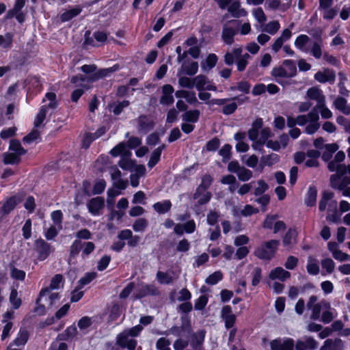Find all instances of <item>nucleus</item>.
<instances>
[{"label": "nucleus", "mask_w": 350, "mask_h": 350, "mask_svg": "<svg viewBox=\"0 0 350 350\" xmlns=\"http://www.w3.org/2000/svg\"><path fill=\"white\" fill-rule=\"evenodd\" d=\"M325 308H329V304L325 301H322L315 305L312 309L310 318L313 320H318L320 319L321 310Z\"/></svg>", "instance_id": "obj_34"}, {"label": "nucleus", "mask_w": 350, "mask_h": 350, "mask_svg": "<svg viewBox=\"0 0 350 350\" xmlns=\"http://www.w3.org/2000/svg\"><path fill=\"white\" fill-rule=\"evenodd\" d=\"M217 57L215 54H209L206 59L201 63L202 69L204 71L210 70L217 64Z\"/></svg>", "instance_id": "obj_38"}, {"label": "nucleus", "mask_w": 350, "mask_h": 350, "mask_svg": "<svg viewBox=\"0 0 350 350\" xmlns=\"http://www.w3.org/2000/svg\"><path fill=\"white\" fill-rule=\"evenodd\" d=\"M119 165L123 170L132 171L137 165L135 164L134 161L129 159L126 155L121 158L119 161Z\"/></svg>", "instance_id": "obj_54"}, {"label": "nucleus", "mask_w": 350, "mask_h": 350, "mask_svg": "<svg viewBox=\"0 0 350 350\" xmlns=\"http://www.w3.org/2000/svg\"><path fill=\"white\" fill-rule=\"evenodd\" d=\"M338 149V146L336 144H328L325 145V151L322 154V159L324 161H328Z\"/></svg>", "instance_id": "obj_48"}, {"label": "nucleus", "mask_w": 350, "mask_h": 350, "mask_svg": "<svg viewBox=\"0 0 350 350\" xmlns=\"http://www.w3.org/2000/svg\"><path fill=\"white\" fill-rule=\"evenodd\" d=\"M307 271L308 273L311 275H317L319 272V267L318 265V261L312 258L309 257L308 260V263L306 266Z\"/></svg>", "instance_id": "obj_53"}, {"label": "nucleus", "mask_w": 350, "mask_h": 350, "mask_svg": "<svg viewBox=\"0 0 350 350\" xmlns=\"http://www.w3.org/2000/svg\"><path fill=\"white\" fill-rule=\"evenodd\" d=\"M131 172V185L133 187H136L139 184V178L144 176L146 174V167L143 165H137Z\"/></svg>", "instance_id": "obj_15"}, {"label": "nucleus", "mask_w": 350, "mask_h": 350, "mask_svg": "<svg viewBox=\"0 0 350 350\" xmlns=\"http://www.w3.org/2000/svg\"><path fill=\"white\" fill-rule=\"evenodd\" d=\"M154 126L153 122L145 116H142L138 120V129L142 133H146Z\"/></svg>", "instance_id": "obj_29"}, {"label": "nucleus", "mask_w": 350, "mask_h": 350, "mask_svg": "<svg viewBox=\"0 0 350 350\" xmlns=\"http://www.w3.org/2000/svg\"><path fill=\"white\" fill-rule=\"evenodd\" d=\"M296 232L293 230H289L283 239V244L286 247H290L295 243Z\"/></svg>", "instance_id": "obj_59"}, {"label": "nucleus", "mask_w": 350, "mask_h": 350, "mask_svg": "<svg viewBox=\"0 0 350 350\" xmlns=\"http://www.w3.org/2000/svg\"><path fill=\"white\" fill-rule=\"evenodd\" d=\"M110 153L113 157H117L119 155H122V157L126 156L128 153L129 155L131 152L128 151L126 148V145L124 143H120L116 146H115L113 149L111 150Z\"/></svg>", "instance_id": "obj_51"}, {"label": "nucleus", "mask_w": 350, "mask_h": 350, "mask_svg": "<svg viewBox=\"0 0 350 350\" xmlns=\"http://www.w3.org/2000/svg\"><path fill=\"white\" fill-rule=\"evenodd\" d=\"M279 161V156L277 154H271L262 157L260 159V168L262 171L265 166H271Z\"/></svg>", "instance_id": "obj_35"}, {"label": "nucleus", "mask_w": 350, "mask_h": 350, "mask_svg": "<svg viewBox=\"0 0 350 350\" xmlns=\"http://www.w3.org/2000/svg\"><path fill=\"white\" fill-rule=\"evenodd\" d=\"M254 18L260 24H264L267 21L266 15L261 8H257L252 10Z\"/></svg>", "instance_id": "obj_64"}, {"label": "nucleus", "mask_w": 350, "mask_h": 350, "mask_svg": "<svg viewBox=\"0 0 350 350\" xmlns=\"http://www.w3.org/2000/svg\"><path fill=\"white\" fill-rule=\"evenodd\" d=\"M174 92V88L171 85H164L162 87V94L159 100L160 103L163 105H172L174 101L173 96Z\"/></svg>", "instance_id": "obj_12"}, {"label": "nucleus", "mask_w": 350, "mask_h": 350, "mask_svg": "<svg viewBox=\"0 0 350 350\" xmlns=\"http://www.w3.org/2000/svg\"><path fill=\"white\" fill-rule=\"evenodd\" d=\"M86 78L83 77V76H75L73 77L71 79V83L76 84L77 85L81 86L82 88H78L73 91L72 93V100L73 102H77L79 98L82 96L83 94V88H85V85L82 84L85 81Z\"/></svg>", "instance_id": "obj_16"}, {"label": "nucleus", "mask_w": 350, "mask_h": 350, "mask_svg": "<svg viewBox=\"0 0 350 350\" xmlns=\"http://www.w3.org/2000/svg\"><path fill=\"white\" fill-rule=\"evenodd\" d=\"M14 33H7L5 35H0V48L2 49H10L12 46Z\"/></svg>", "instance_id": "obj_40"}, {"label": "nucleus", "mask_w": 350, "mask_h": 350, "mask_svg": "<svg viewBox=\"0 0 350 350\" xmlns=\"http://www.w3.org/2000/svg\"><path fill=\"white\" fill-rule=\"evenodd\" d=\"M198 64L196 62H191L188 63H185L182 65L180 69L178 72H180V74H185L189 76H193L198 72Z\"/></svg>", "instance_id": "obj_30"}, {"label": "nucleus", "mask_w": 350, "mask_h": 350, "mask_svg": "<svg viewBox=\"0 0 350 350\" xmlns=\"http://www.w3.org/2000/svg\"><path fill=\"white\" fill-rule=\"evenodd\" d=\"M157 292V288L153 285H142L139 290V293L137 297H143L149 295H154Z\"/></svg>", "instance_id": "obj_58"}, {"label": "nucleus", "mask_w": 350, "mask_h": 350, "mask_svg": "<svg viewBox=\"0 0 350 350\" xmlns=\"http://www.w3.org/2000/svg\"><path fill=\"white\" fill-rule=\"evenodd\" d=\"M142 327L136 325L133 327L124 330L117 336V343L123 348H127L129 350H135L137 341L135 337L137 336Z\"/></svg>", "instance_id": "obj_4"}, {"label": "nucleus", "mask_w": 350, "mask_h": 350, "mask_svg": "<svg viewBox=\"0 0 350 350\" xmlns=\"http://www.w3.org/2000/svg\"><path fill=\"white\" fill-rule=\"evenodd\" d=\"M334 105L335 107L345 115L350 114V105L347 104V100L342 97L337 98Z\"/></svg>", "instance_id": "obj_37"}, {"label": "nucleus", "mask_w": 350, "mask_h": 350, "mask_svg": "<svg viewBox=\"0 0 350 350\" xmlns=\"http://www.w3.org/2000/svg\"><path fill=\"white\" fill-rule=\"evenodd\" d=\"M175 96L177 98H185L188 103L191 105H195L198 103L196 93L193 91H188L185 90H177L175 92Z\"/></svg>", "instance_id": "obj_23"}, {"label": "nucleus", "mask_w": 350, "mask_h": 350, "mask_svg": "<svg viewBox=\"0 0 350 350\" xmlns=\"http://www.w3.org/2000/svg\"><path fill=\"white\" fill-rule=\"evenodd\" d=\"M271 350H293L294 341L292 338H278L270 342Z\"/></svg>", "instance_id": "obj_10"}, {"label": "nucleus", "mask_w": 350, "mask_h": 350, "mask_svg": "<svg viewBox=\"0 0 350 350\" xmlns=\"http://www.w3.org/2000/svg\"><path fill=\"white\" fill-rule=\"evenodd\" d=\"M48 113H49L46 111V105H43L40 107L38 114L36 116L34 120L35 128L38 129L42 125L44 120H45L46 116Z\"/></svg>", "instance_id": "obj_42"}, {"label": "nucleus", "mask_w": 350, "mask_h": 350, "mask_svg": "<svg viewBox=\"0 0 350 350\" xmlns=\"http://www.w3.org/2000/svg\"><path fill=\"white\" fill-rule=\"evenodd\" d=\"M165 148V146L162 145L156 148L152 153L148 165L150 168H152L159 161L161 152Z\"/></svg>", "instance_id": "obj_44"}, {"label": "nucleus", "mask_w": 350, "mask_h": 350, "mask_svg": "<svg viewBox=\"0 0 350 350\" xmlns=\"http://www.w3.org/2000/svg\"><path fill=\"white\" fill-rule=\"evenodd\" d=\"M265 8L268 10L284 12L290 8V3H283L280 0H267Z\"/></svg>", "instance_id": "obj_18"}, {"label": "nucleus", "mask_w": 350, "mask_h": 350, "mask_svg": "<svg viewBox=\"0 0 350 350\" xmlns=\"http://www.w3.org/2000/svg\"><path fill=\"white\" fill-rule=\"evenodd\" d=\"M329 202L327 220L333 223H337L340 220V214L337 211V202L334 200V193L330 191H324L320 200L319 208L321 211L326 210V204Z\"/></svg>", "instance_id": "obj_3"}, {"label": "nucleus", "mask_w": 350, "mask_h": 350, "mask_svg": "<svg viewBox=\"0 0 350 350\" xmlns=\"http://www.w3.org/2000/svg\"><path fill=\"white\" fill-rule=\"evenodd\" d=\"M271 136V130L269 128H264L260 130V133L259 134V139H258V143H254L252 144V148L254 150H258L260 147L264 144H267L268 142V139Z\"/></svg>", "instance_id": "obj_32"}, {"label": "nucleus", "mask_w": 350, "mask_h": 350, "mask_svg": "<svg viewBox=\"0 0 350 350\" xmlns=\"http://www.w3.org/2000/svg\"><path fill=\"white\" fill-rule=\"evenodd\" d=\"M319 120L318 112L315 109H312L307 115L298 116L297 117V123L299 126L306 124V133L312 135L316 133L320 127Z\"/></svg>", "instance_id": "obj_5"}, {"label": "nucleus", "mask_w": 350, "mask_h": 350, "mask_svg": "<svg viewBox=\"0 0 350 350\" xmlns=\"http://www.w3.org/2000/svg\"><path fill=\"white\" fill-rule=\"evenodd\" d=\"M25 0H15L14 8L10 10L6 14L7 18H12L14 17V14L21 12L22 8L25 6Z\"/></svg>", "instance_id": "obj_50"}, {"label": "nucleus", "mask_w": 350, "mask_h": 350, "mask_svg": "<svg viewBox=\"0 0 350 350\" xmlns=\"http://www.w3.org/2000/svg\"><path fill=\"white\" fill-rule=\"evenodd\" d=\"M157 278L161 284H168L173 282L174 278L168 273L158 271Z\"/></svg>", "instance_id": "obj_63"}, {"label": "nucleus", "mask_w": 350, "mask_h": 350, "mask_svg": "<svg viewBox=\"0 0 350 350\" xmlns=\"http://www.w3.org/2000/svg\"><path fill=\"white\" fill-rule=\"evenodd\" d=\"M223 278V274L220 271H217L211 274L205 280L206 283L210 285L217 284Z\"/></svg>", "instance_id": "obj_61"}, {"label": "nucleus", "mask_w": 350, "mask_h": 350, "mask_svg": "<svg viewBox=\"0 0 350 350\" xmlns=\"http://www.w3.org/2000/svg\"><path fill=\"white\" fill-rule=\"evenodd\" d=\"M35 247L38 254V258L40 260H45L51 253V247L49 243L44 240H37L35 243Z\"/></svg>", "instance_id": "obj_14"}, {"label": "nucleus", "mask_w": 350, "mask_h": 350, "mask_svg": "<svg viewBox=\"0 0 350 350\" xmlns=\"http://www.w3.org/2000/svg\"><path fill=\"white\" fill-rule=\"evenodd\" d=\"M204 337L205 332L204 330H200L192 335L190 345L193 350H202Z\"/></svg>", "instance_id": "obj_20"}, {"label": "nucleus", "mask_w": 350, "mask_h": 350, "mask_svg": "<svg viewBox=\"0 0 350 350\" xmlns=\"http://www.w3.org/2000/svg\"><path fill=\"white\" fill-rule=\"evenodd\" d=\"M234 21H231L230 23H226L223 27L221 38L223 41L228 45L234 42V37L237 34V29L234 25L231 24Z\"/></svg>", "instance_id": "obj_11"}, {"label": "nucleus", "mask_w": 350, "mask_h": 350, "mask_svg": "<svg viewBox=\"0 0 350 350\" xmlns=\"http://www.w3.org/2000/svg\"><path fill=\"white\" fill-rule=\"evenodd\" d=\"M257 213H258V209L250 204L245 206L240 211H239L237 207H234L232 210L233 215L237 217L240 215L243 217H249Z\"/></svg>", "instance_id": "obj_31"}, {"label": "nucleus", "mask_w": 350, "mask_h": 350, "mask_svg": "<svg viewBox=\"0 0 350 350\" xmlns=\"http://www.w3.org/2000/svg\"><path fill=\"white\" fill-rule=\"evenodd\" d=\"M62 286H63V277L60 274H57L52 278L49 288L51 291V290L59 289Z\"/></svg>", "instance_id": "obj_62"}, {"label": "nucleus", "mask_w": 350, "mask_h": 350, "mask_svg": "<svg viewBox=\"0 0 350 350\" xmlns=\"http://www.w3.org/2000/svg\"><path fill=\"white\" fill-rule=\"evenodd\" d=\"M178 85L181 88L192 89L194 87V78L191 79L188 77L183 76L180 72H178Z\"/></svg>", "instance_id": "obj_46"}, {"label": "nucleus", "mask_w": 350, "mask_h": 350, "mask_svg": "<svg viewBox=\"0 0 350 350\" xmlns=\"http://www.w3.org/2000/svg\"><path fill=\"white\" fill-rule=\"evenodd\" d=\"M228 12L236 18L245 16L247 15V12L244 9L240 8L239 1H232L228 7Z\"/></svg>", "instance_id": "obj_33"}, {"label": "nucleus", "mask_w": 350, "mask_h": 350, "mask_svg": "<svg viewBox=\"0 0 350 350\" xmlns=\"http://www.w3.org/2000/svg\"><path fill=\"white\" fill-rule=\"evenodd\" d=\"M296 73V64L291 59L284 60L282 65L273 68L271 72L275 81L282 85H286V79L295 77Z\"/></svg>", "instance_id": "obj_2"}, {"label": "nucleus", "mask_w": 350, "mask_h": 350, "mask_svg": "<svg viewBox=\"0 0 350 350\" xmlns=\"http://www.w3.org/2000/svg\"><path fill=\"white\" fill-rule=\"evenodd\" d=\"M70 305L68 304L64 305L59 310L57 311L55 317H52L51 319H47L46 321V325H51L54 322L55 319H60L64 317L67 314Z\"/></svg>", "instance_id": "obj_52"}, {"label": "nucleus", "mask_w": 350, "mask_h": 350, "mask_svg": "<svg viewBox=\"0 0 350 350\" xmlns=\"http://www.w3.org/2000/svg\"><path fill=\"white\" fill-rule=\"evenodd\" d=\"M95 245L92 242H85L82 243L81 257L85 259L94 250Z\"/></svg>", "instance_id": "obj_60"}, {"label": "nucleus", "mask_w": 350, "mask_h": 350, "mask_svg": "<svg viewBox=\"0 0 350 350\" xmlns=\"http://www.w3.org/2000/svg\"><path fill=\"white\" fill-rule=\"evenodd\" d=\"M110 174L113 180L114 185L120 189H124L126 187L127 183L120 178L121 172L116 167L111 169Z\"/></svg>", "instance_id": "obj_26"}, {"label": "nucleus", "mask_w": 350, "mask_h": 350, "mask_svg": "<svg viewBox=\"0 0 350 350\" xmlns=\"http://www.w3.org/2000/svg\"><path fill=\"white\" fill-rule=\"evenodd\" d=\"M197 191L194 193L193 199L196 200L197 204L195 205V207L197 208V205H202L208 203L211 198V193L207 191H200V193L196 196ZM196 212L197 214H199L200 212L196 208Z\"/></svg>", "instance_id": "obj_28"}, {"label": "nucleus", "mask_w": 350, "mask_h": 350, "mask_svg": "<svg viewBox=\"0 0 350 350\" xmlns=\"http://www.w3.org/2000/svg\"><path fill=\"white\" fill-rule=\"evenodd\" d=\"M221 317L225 321L226 327L230 329L233 327L236 317L232 313V308L230 306H225L221 310Z\"/></svg>", "instance_id": "obj_17"}, {"label": "nucleus", "mask_w": 350, "mask_h": 350, "mask_svg": "<svg viewBox=\"0 0 350 350\" xmlns=\"http://www.w3.org/2000/svg\"><path fill=\"white\" fill-rule=\"evenodd\" d=\"M10 274L12 279L21 281H23L26 275L23 270L19 269L14 265L10 267Z\"/></svg>", "instance_id": "obj_56"}, {"label": "nucleus", "mask_w": 350, "mask_h": 350, "mask_svg": "<svg viewBox=\"0 0 350 350\" xmlns=\"http://www.w3.org/2000/svg\"><path fill=\"white\" fill-rule=\"evenodd\" d=\"M103 207L104 200L100 197L94 198L88 203V211L93 216L99 215Z\"/></svg>", "instance_id": "obj_13"}, {"label": "nucleus", "mask_w": 350, "mask_h": 350, "mask_svg": "<svg viewBox=\"0 0 350 350\" xmlns=\"http://www.w3.org/2000/svg\"><path fill=\"white\" fill-rule=\"evenodd\" d=\"M194 87L199 91L213 90L216 91L217 88L207 78V77L199 75L194 77Z\"/></svg>", "instance_id": "obj_9"}, {"label": "nucleus", "mask_w": 350, "mask_h": 350, "mask_svg": "<svg viewBox=\"0 0 350 350\" xmlns=\"http://www.w3.org/2000/svg\"><path fill=\"white\" fill-rule=\"evenodd\" d=\"M26 150L21 146L19 141L12 139L10 142L9 152L5 153L3 161L6 164H16L21 161V156Z\"/></svg>", "instance_id": "obj_7"}, {"label": "nucleus", "mask_w": 350, "mask_h": 350, "mask_svg": "<svg viewBox=\"0 0 350 350\" xmlns=\"http://www.w3.org/2000/svg\"><path fill=\"white\" fill-rule=\"evenodd\" d=\"M242 52L243 49L241 46L233 49L230 52H227L224 57L225 63L227 65H232L234 59H237L241 56Z\"/></svg>", "instance_id": "obj_36"}, {"label": "nucleus", "mask_w": 350, "mask_h": 350, "mask_svg": "<svg viewBox=\"0 0 350 350\" xmlns=\"http://www.w3.org/2000/svg\"><path fill=\"white\" fill-rule=\"evenodd\" d=\"M280 28V24L278 21H272L262 25V31L270 35H275Z\"/></svg>", "instance_id": "obj_39"}, {"label": "nucleus", "mask_w": 350, "mask_h": 350, "mask_svg": "<svg viewBox=\"0 0 350 350\" xmlns=\"http://www.w3.org/2000/svg\"><path fill=\"white\" fill-rule=\"evenodd\" d=\"M307 96L312 100L317 101V107L322 106L325 103V96L321 90L317 88H311L307 91Z\"/></svg>", "instance_id": "obj_21"}, {"label": "nucleus", "mask_w": 350, "mask_h": 350, "mask_svg": "<svg viewBox=\"0 0 350 350\" xmlns=\"http://www.w3.org/2000/svg\"><path fill=\"white\" fill-rule=\"evenodd\" d=\"M344 344L340 339H327L324 342L320 350H343Z\"/></svg>", "instance_id": "obj_22"}, {"label": "nucleus", "mask_w": 350, "mask_h": 350, "mask_svg": "<svg viewBox=\"0 0 350 350\" xmlns=\"http://www.w3.org/2000/svg\"><path fill=\"white\" fill-rule=\"evenodd\" d=\"M44 105H46V111L52 113L53 111L57 107V102L56 100V95L53 92H48L46 94L45 97L42 100Z\"/></svg>", "instance_id": "obj_25"}, {"label": "nucleus", "mask_w": 350, "mask_h": 350, "mask_svg": "<svg viewBox=\"0 0 350 350\" xmlns=\"http://www.w3.org/2000/svg\"><path fill=\"white\" fill-rule=\"evenodd\" d=\"M317 190L314 187L310 186L308 190L305 203L308 206H313L316 204Z\"/></svg>", "instance_id": "obj_41"}, {"label": "nucleus", "mask_w": 350, "mask_h": 350, "mask_svg": "<svg viewBox=\"0 0 350 350\" xmlns=\"http://www.w3.org/2000/svg\"><path fill=\"white\" fill-rule=\"evenodd\" d=\"M82 11V7L75 5L68 10H65L60 15L62 22H67L78 16Z\"/></svg>", "instance_id": "obj_19"}, {"label": "nucleus", "mask_w": 350, "mask_h": 350, "mask_svg": "<svg viewBox=\"0 0 350 350\" xmlns=\"http://www.w3.org/2000/svg\"><path fill=\"white\" fill-rule=\"evenodd\" d=\"M314 79L321 83L333 82L335 79V74L331 70H325L318 72L314 75Z\"/></svg>", "instance_id": "obj_27"}, {"label": "nucleus", "mask_w": 350, "mask_h": 350, "mask_svg": "<svg viewBox=\"0 0 350 350\" xmlns=\"http://www.w3.org/2000/svg\"><path fill=\"white\" fill-rule=\"evenodd\" d=\"M28 338V332L26 330L21 329L17 337L14 340L13 344L18 347L24 346L27 343Z\"/></svg>", "instance_id": "obj_55"}, {"label": "nucleus", "mask_w": 350, "mask_h": 350, "mask_svg": "<svg viewBox=\"0 0 350 350\" xmlns=\"http://www.w3.org/2000/svg\"><path fill=\"white\" fill-rule=\"evenodd\" d=\"M310 38L308 36L302 34L299 36L295 41V46L298 49L304 51L308 52V49L306 48V44H308Z\"/></svg>", "instance_id": "obj_49"}, {"label": "nucleus", "mask_w": 350, "mask_h": 350, "mask_svg": "<svg viewBox=\"0 0 350 350\" xmlns=\"http://www.w3.org/2000/svg\"><path fill=\"white\" fill-rule=\"evenodd\" d=\"M279 243L276 240L265 242L255 250L254 254L260 259L270 260L274 256Z\"/></svg>", "instance_id": "obj_8"}, {"label": "nucleus", "mask_w": 350, "mask_h": 350, "mask_svg": "<svg viewBox=\"0 0 350 350\" xmlns=\"http://www.w3.org/2000/svg\"><path fill=\"white\" fill-rule=\"evenodd\" d=\"M82 247V243L80 240H75L70 245L69 263H70L72 258L78 255Z\"/></svg>", "instance_id": "obj_57"}, {"label": "nucleus", "mask_w": 350, "mask_h": 350, "mask_svg": "<svg viewBox=\"0 0 350 350\" xmlns=\"http://www.w3.org/2000/svg\"><path fill=\"white\" fill-rule=\"evenodd\" d=\"M290 276V272L284 270L282 267H276L273 269L271 270L269 275L271 280H279L280 281H284L289 278Z\"/></svg>", "instance_id": "obj_24"}, {"label": "nucleus", "mask_w": 350, "mask_h": 350, "mask_svg": "<svg viewBox=\"0 0 350 350\" xmlns=\"http://www.w3.org/2000/svg\"><path fill=\"white\" fill-rule=\"evenodd\" d=\"M59 296L57 293H52L49 288H45L41 290L38 299H37V304L42 306L38 307L36 312L38 314L44 312L45 307H51L55 305L59 300Z\"/></svg>", "instance_id": "obj_6"}, {"label": "nucleus", "mask_w": 350, "mask_h": 350, "mask_svg": "<svg viewBox=\"0 0 350 350\" xmlns=\"http://www.w3.org/2000/svg\"><path fill=\"white\" fill-rule=\"evenodd\" d=\"M119 69L118 65H114L113 66L105 69H102L98 72L94 73L93 77L90 79L91 81L96 80L99 78H102L108 76L110 73L115 72Z\"/></svg>", "instance_id": "obj_45"}, {"label": "nucleus", "mask_w": 350, "mask_h": 350, "mask_svg": "<svg viewBox=\"0 0 350 350\" xmlns=\"http://www.w3.org/2000/svg\"><path fill=\"white\" fill-rule=\"evenodd\" d=\"M200 116V111L198 109L189 110L186 111L182 116L184 122H197Z\"/></svg>", "instance_id": "obj_47"}, {"label": "nucleus", "mask_w": 350, "mask_h": 350, "mask_svg": "<svg viewBox=\"0 0 350 350\" xmlns=\"http://www.w3.org/2000/svg\"><path fill=\"white\" fill-rule=\"evenodd\" d=\"M328 168L336 172L330 178L331 186L341 191L344 196L350 198V165H341L334 160L329 163Z\"/></svg>", "instance_id": "obj_1"}, {"label": "nucleus", "mask_w": 350, "mask_h": 350, "mask_svg": "<svg viewBox=\"0 0 350 350\" xmlns=\"http://www.w3.org/2000/svg\"><path fill=\"white\" fill-rule=\"evenodd\" d=\"M172 207V203L170 200H166L159 202L153 205L154 209L159 214H164L168 212Z\"/></svg>", "instance_id": "obj_43"}]
</instances>
